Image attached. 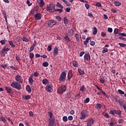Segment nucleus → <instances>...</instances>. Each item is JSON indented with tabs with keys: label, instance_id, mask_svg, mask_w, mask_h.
Here are the masks:
<instances>
[{
	"label": "nucleus",
	"instance_id": "nucleus-24",
	"mask_svg": "<svg viewBox=\"0 0 126 126\" xmlns=\"http://www.w3.org/2000/svg\"><path fill=\"white\" fill-rule=\"evenodd\" d=\"M79 73H80V75H81L82 77H84V76H85V75L84 74V73H85V72H84V70H82L81 69H80Z\"/></svg>",
	"mask_w": 126,
	"mask_h": 126
},
{
	"label": "nucleus",
	"instance_id": "nucleus-3",
	"mask_svg": "<svg viewBox=\"0 0 126 126\" xmlns=\"http://www.w3.org/2000/svg\"><path fill=\"white\" fill-rule=\"evenodd\" d=\"M45 90L49 93H52L53 92V84L50 82L48 83L45 87Z\"/></svg>",
	"mask_w": 126,
	"mask_h": 126
},
{
	"label": "nucleus",
	"instance_id": "nucleus-62",
	"mask_svg": "<svg viewBox=\"0 0 126 126\" xmlns=\"http://www.w3.org/2000/svg\"><path fill=\"white\" fill-rule=\"evenodd\" d=\"M91 42V46H94L95 45V42H94V41H90Z\"/></svg>",
	"mask_w": 126,
	"mask_h": 126
},
{
	"label": "nucleus",
	"instance_id": "nucleus-40",
	"mask_svg": "<svg viewBox=\"0 0 126 126\" xmlns=\"http://www.w3.org/2000/svg\"><path fill=\"white\" fill-rule=\"evenodd\" d=\"M90 101V98L89 97H87L84 100V102L86 103V104H87L88 103H89V101Z\"/></svg>",
	"mask_w": 126,
	"mask_h": 126
},
{
	"label": "nucleus",
	"instance_id": "nucleus-2",
	"mask_svg": "<svg viewBox=\"0 0 126 126\" xmlns=\"http://www.w3.org/2000/svg\"><path fill=\"white\" fill-rule=\"evenodd\" d=\"M65 79H66V73H65L64 71H63L60 74L59 80L61 82H63L65 81Z\"/></svg>",
	"mask_w": 126,
	"mask_h": 126
},
{
	"label": "nucleus",
	"instance_id": "nucleus-16",
	"mask_svg": "<svg viewBox=\"0 0 126 126\" xmlns=\"http://www.w3.org/2000/svg\"><path fill=\"white\" fill-rule=\"evenodd\" d=\"M95 121H94L93 119H91L87 123V126H91L92 125H93Z\"/></svg>",
	"mask_w": 126,
	"mask_h": 126
},
{
	"label": "nucleus",
	"instance_id": "nucleus-29",
	"mask_svg": "<svg viewBox=\"0 0 126 126\" xmlns=\"http://www.w3.org/2000/svg\"><path fill=\"white\" fill-rule=\"evenodd\" d=\"M22 41L23 42H26V43H27V42H29V39H28V38L26 37H23L22 38Z\"/></svg>",
	"mask_w": 126,
	"mask_h": 126
},
{
	"label": "nucleus",
	"instance_id": "nucleus-53",
	"mask_svg": "<svg viewBox=\"0 0 126 126\" xmlns=\"http://www.w3.org/2000/svg\"><path fill=\"white\" fill-rule=\"evenodd\" d=\"M48 114L49 115V117H50V119H52L53 118V113H52V112H48Z\"/></svg>",
	"mask_w": 126,
	"mask_h": 126
},
{
	"label": "nucleus",
	"instance_id": "nucleus-15",
	"mask_svg": "<svg viewBox=\"0 0 126 126\" xmlns=\"http://www.w3.org/2000/svg\"><path fill=\"white\" fill-rule=\"evenodd\" d=\"M114 33L115 36H116V37H119V36H120V33H119V30L118 29V28H116L114 29Z\"/></svg>",
	"mask_w": 126,
	"mask_h": 126
},
{
	"label": "nucleus",
	"instance_id": "nucleus-59",
	"mask_svg": "<svg viewBox=\"0 0 126 126\" xmlns=\"http://www.w3.org/2000/svg\"><path fill=\"white\" fill-rule=\"evenodd\" d=\"M121 35V36H123V37H126V32H123V33H119V35Z\"/></svg>",
	"mask_w": 126,
	"mask_h": 126
},
{
	"label": "nucleus",
	"instance_id": "nucleus-13",
	"mask_svg": "<svg viewBox=\"0 0 126 126\" xmlns=\"http://www.w3.org/2000/svg\"><path fill=\"white\" fill-rule=\"evenodd\" d=\"M58 55H59V48L56 47L54 49L53 56L54 57H56V56H58Z\"/></svg>",
	"mask_w": 126,
	"mask_h": 126
},
{
	"label": "nucleus",
	"instance_id": "nucleus-41",
	"mask_svg": "<svg viewBox=\"0 0 126 126\" xmlns=\"http://www.w3.org/2000/svg\"><path fill=\"white\" fill-rule=\"evenodd\" d=\"M9 44L13 48H14V47H15V45L13 44V43L12 42V41H9Z\"/></svg>",
	"mask_w": 126,
	"mask_h": 126
},
{
	"label": "nucleus",
	"instance_id": "nucleus-46",
	"mask_svg": "<svg viewBox=\"0 0 126 126\" xmlns=\"http://www.w3.org/2000/svg\"><path fill=\"white\" fill-rule=\"evenodd\" d=\"M75 37L77 40V41H79V35L76 33L75 35Z\"/></svg>",
	"mask_w": 126,
	"mask_h": 126
},
{
	"label": "nucleus",
	"instance_id": "nucleus-55",
	"mask_svg": "<svg viewBox=\"0 0 126 126\" xmlns=\"http://www.w3.org/2000/svg\"><path fill=\"white\" fill-rule=\"evenodd\" d=\"M27 3L28 4L29 6H31V5H32V3H30V1H29V0H27Z\"/></svg>",
	"mask_w": 126,
	"mask_h": 126
},
{
	"label": "nucleus",
	"instance_id": "nucleus-42",
	"mask_svg": "<svg viewBox=\"0 0 126 126\" xmlns=\"http://www.w3.org/2000/svg\"><path fill=\"white\" fill-rule=\"evenodd\" d=\"M40 7H39V6H38V5H36L34 7V9L35 11H38L39 10V8Z\"/></svg>",
	"mask_w": 126,
	"mask_h": 126
},
{
	"label": "nucleus",
	"instance_id": "nucleus-21",
	"mask_svg": "<svg viewBox=\"0 0 126 126\" xmlns=\"http://www.w3.org/2000/svg\"><path fill=\"white\" fill-rule=\"evenodd\" d=\"M23 99H25V100H29V99H31V96L29 95H23Z\"/></svg>",
	"mask_w": 126,
	"mask_h": 126
},
{
	"label": "nucleus",
	"instance_id": "nucleus-22",
	"mask_svg": "<svg viewBox=\"0 0 126 126\" xmlns=\"http://www.w3.org/2000/svg\"><path fill=\"white\" fill-rule=\"evenodd\" d=\"M74 31L72 29H70L68 31V33H69V36H71L73 35Z\"/></svg>",
	"mask_w": 126,
	"mask_h": 126
},
{
	"label": "nucleus",
	"instance_id": "nucleus-60",
	"mask_svg": "<svg viewBox=\"0 0 126 126\" xmlns=\"http://www.w3.org/2000/svg\"><path fill=\"white\" fill-rule=\"evenodd\" d=\"M95 87L96 88V89L98 90H99V91L101 92L102 90H103L102 89H100V87L97 85H95Z\"/></svg>",
	"mask_w": 126,
	"mask_h": 126
},
{
	"label": "nucleus",
	"instance_id": "nucleus-9",
	"mask_svg": "<svg viewBox=\"0 0 126 126\" xmlns=\"http://www.w3.org/2000/svg\"><path fill=\"white\" fill-rule=\"evenodd\" d=\"M56 24H57V22L54 20H50L48 21V26L49 27H54V26L56 25Z\"/></svg>",
	"mask_w": 126,
	"mask_h": 126
},
{
	"label": "nucleus",
	"instance_id": "nucleus-25",
	"mask_svg": "<svg viewBox=\"0 0 126 126\" xmlns=\"http://www.w3.org/2000/svg\"><path fill=\"white\" fill-rule=\"evenodd\" d=\"M89 40H91V37H87L86 40L84 42V45L86 46V45H87V44H88V42H89Z\"/></svg>",
	"mask_w": 126,
	"mask_h": 126
},
{
	"label": "nucleus",
	"instance_id": "nucleus-11",
	"mask_svg": "<svg viewBox=\"0 0 126 126\" xmlns=\"http://www.w3.org/2000/svg\"><path fill=\"white\" fill-rule=\"evenodd\" d=\"M72 76H73V75L72 74V70H70L68 71V74H67V78L69 80H70L71 78H72Z\"/></svg>",
	"mask_w": 126,
	"mask_h": 126
},
{
	"label": "nucleus",
	"instance_id": "nucleus-47",
	"mask_svg": "<svg viewBox=\"0 0 126 126\" xmlns=\"http://www.w3.org/2000/svg\"><path fill=\"white\" fill-rule=\"evenodd\" d=\"M30 58L31 59H33L34 58V53L31 52L30 53Z\"/></svg>",
	"mask_w": 126,
	"mask_h": 126
},
{
	"label": "nucleus",
	"instance_id": "nucleus-7",
	"mask_svg": "<svg viewBox=\"0 0 126 126\" xmlns=\"http://www.w3.org/2000/svg\"><path fill=\"white\" fill-rule=\"evenodd\" d=\"M109 114H111V115H113V116L115 115V114H116V115H122V111L120 110H112L110 111Z\"/></svg>",
	"mask_w": 126,
	"mask_h": 126
},
{
	"label": "nucleus",
	"instance_id": "nucleus-10",
	"mask_svg": "<svg viewBox=\"0 0 126 126\" xmlns=\"http://www.w3.org/2000/svg\"><path fill=\"white\" fill-rule=\"evenodd\" d=\"M35 20H40L42 18V15L40 13H37L34 15Z\"/></svg>",
	"mask_w": 126,
	"mask_h": 126
},
{
	"label": "nucleus",
	"instance_id": "nucleus-12",
	"mask_svg": "<svg viewBox=\"0 0 126 126\" xmlns=\"http://www.w3.org/2000/svg\"><path fill=\"white\" fill-rule=\"evenodd\" d=\"M84 58V60L87 62H90L91 57L90 55H89V53L85 54Z\"/></svg>",
	"mask_w": 126,
	"mask_h": 126
},
{
	"label": "nucleus",
	"instance_id": "nucleus-64",
	"mask_svg": "<svg viewBox=\"0 0 126 126\" xmlns=\"http://www.w3.org/2000/svg\"><path fill=\"white\" fill-rule=\"evenodd\" d=\"M29 115L31 117H32L34 114L32 111H30Z\"/></svg>",
	"mask_w": 126,
	"mask_h": 126
},
{
	"label": "nucleus",
	"instance_id": "nucleus-5",
	"mask_svg": "<svg viewBox=\"0 0 126 126\" xmlns=\"http://www.w3.org/2000/svg\"><path fill=\"white\" fill-rule=\"evenodd\" d=\"M55 9L54 4H50L49 5H47L46 7V10L47 11H50V12H55Z\"/></svg>",
	"mask_w": 126,
	"mask_h": 126
},
{
	"label": "nucleus",
	"instance_id": "nucleus-50",
	"mask_svg": "<svg viewBox=\"0 0 126 126\" xmlns=\"http://www.w3.org/2000/svg\"><path fill=\"white\" fill-rule=\"evenodd\" d=\"M34 76L38 77V76H39V73L37 71L35 72L34 73Z\"/></svg>",
	"mask_w": 126,
	"mask_h": 126
},
{
	"label": "nucleus",
	"instance_id": "nucleus-14",
	"mask_svg": "<svg viewBox=\"0 0 126 126\" xmlns=\"http://www.w3.org/2000/svg\"><path fill=\"white\" fill-rule=\"evenodd\" d=\"M37 2L39 4L40 7H43L45 5V2L44 0H38Z\"/></svg>",
	"mask_w": 126,
	"mask_h": 126
},
{
	"label": "nucleus",
	"instance_id": "nucleus-61",
	"mask_svg": "<svg viewBox=\"0 0 126 126\" xmlns=\"http://www.w3.org/2000/svg\"><path fill=\"white\" fill-rule=\"evenodd\" d=\"M0 43L1 44V45H4L5 41H4V40L2 39L0 41Z\"/></svg>",
	"mask_w": 126,
	"mask_h": 126
},
{
	"label": "nucleus",
	"instance_id": "nucleus-48",
	"mask_svg": "<svg viewBox=\"0 0 126 126\" xmlns=\"http://www.w3.org/2000/svg\"><path fill=\"white\" fill-rule=\"evenodd\" d=\"M85 6L87 9H89V7H90V5L88 3H86Z\"/></svg>",
	"mask_w": 126,
	"mask_h": 126
},
{
	"label": "nucleus",
	"instance_id": "nucleus-49",
	"mask_svg": "<svg viewBox=\"0 0 126 126\" xmlns=\"http://www.w3.org/2000/svg\"><path fill=\"white\" fill-rule=\"evenodd\" d=\"M68 120L69 121H72L73 120V117H72V116H69L68 117Z\"/></svg>",
	"mask_w": 126,
	"mask_h": 126
},
{
	"label": "nucleus",
	"instance_id": "nucleus-26",
	"mask_svg": "<svg viewBox=\"0 0 126 126\" xmlns=\"http://www.w3.org/2000/svg\"><path fill=\"white\" fill-rule=\"evenodd\" d=\"M86 90V88L85 85H82V87L80 89V91H82V92H84Z\"/></svg>",
	"mask_w": 126,
	"mask_h": 126
},
{
	"label": "nucleus",
	"instance_id": "nucleus-56",
	"mask_svg": "<svg viewBox=\"0 0 126 126\" xmlns=\"http://www.w3.org/2000/svg\"><path fill=\"white\" fill-rule=\"evenodd\" d=\"M106 35V32H101V37H105Z\"/></svg>",
	"mask_w": 126,
	"mask_h": 126
},
{
	"label": "nucleus",
	"instance_id": "nucleus-19",
	"mask_svg": "<svg viewBox=\"0 0 126 126\" xmlns=\"http://www.w3.org/2000/svg\"><path fill=\"white\" fill-rule=\"evenodd\" d=\"M118 103H119L120 106L122 108H124V107H125V106H126V103H124V101L122 100V99H121Z\"/></svg>",
	"mask_w": 126,
	"mask_h": 126
},
{
	"label": "nucleus",
	"instance_id": "nucleus-31",
	"mask_svg": "<svg viewBox=\"0 0 126 126\" xmlns=\"http://www.w3.org/2000/svg\"><path fill=\"white\" fill-rule=\"evenodd\" d=\"M42 65L44 67H47V66H49V63L47 62H43L42 63Z\"/></svg>",
	"mask_w": 126,
	"mask_h": 126
},
{
	"label": "nucleus",
	"instance_id": "nucleus-39",
	"mask_svg": "<svg viewBox=\"0 0 126 126\" xmlns=\"http://www.w3.org/2000/svg\"><path fill=\"white\" fill-rule=\"evenodd\" d=\"M63 19H64V24H65V25L67 24V23H68V20L67 19V18L64 17L63 18Z\"/></svg>",
	"mask_w": 126,
	"mask_h": 126
},
{
	"label": "nucleus",
	"instance_id": "nucleus-37",
	"mask_svg": "<svg viewBox=\"0 0 126 126\" xmlns=\"http://www.w3.org/2000/svg\"><path fill=\"white\" fill-rule=\"evenodd\" d=\"M5 51L4 50L3 48L2 49V50L0 52V54L2 55V56H5Z\"/></svg>",
	"mask_w": 126,
	"mask_h": 126
},
{
	"label": "nucleus",
	"instance_id": "nucleus-1",
	"mask_svg": "<svg viewBox=\"0 0 126 126\" xmlns=\"http://www.w3.org/2000/svg\"><path fill=\"white\" fill-rule=\"evenodd\" d=\"M10 86L12 87V88H15V89H17V90H21V89H22L21 84L16 81L12 82V83H11V84H10Z\"/></svg>",
	"mask_w": 126,
	"mask_h": 126
},
{
	"label": "nucleus",
	"instance_id": "nucleus-51",
	"mask_svg": "<svg viewBox=\"0 0 126 126\" xmlns=\"http://www.w3.org/2000/svg\"><path fill=\"white\" fill-rule=\"evenodd\" d=\"M99 81L101 83H105V80H104V79H103V78H100Z\"/></svg>",
	"mask_w": 126,
	"mask_h": 126
},
{
	"label": "nucleus",
	"instance_id": "nucleus-63",
	"mask_svg": "<svg viewBox=\"0 0 126 126\" xmlns=\"http://www.w3.org/2000/svg\"><path fill=\"white\" fill-rule=\"evenodd\" d=\"M114 125H115V123L112 122H110L109 124V126H114Z\"/></svg>",
	"mask_w": 126,
	"mask_h": 126
},
{
	"label": "nucleus",
	"instance_id": "nucleus-20",
	"mask_svg": "<svg viewBox=\"0 0 126 126\" xmlns=\"http://www.w3.org/2000/svg\"><path fill=\"white\" fill-rule=\"evenodd\" d=\"M113 98L116 102L117 103H119V102L120 101L121 99H120V97L118 96L117 95H114L113 96Z\"/></svg>",
	"mask_w": 126,
	"mask_h": 126
},
{
	"label": "nucleus",
	"instance_id": "nucleus-57",
	"mask_svg": "<svg viewBox=\"0 0 126 126\" xmlns=\"http://www.w3.org/2000/svg\"><path fill=\"white\" fill-rule=\"evenodd\" d=\"M108 32H109V33H112V32H113V29H112V28H109L108 29Z\"/></svg>",
	"mask_w": 126,
	"mask_h": 126
},
{
	"label": "nucleus",
	"instance_id": "nucleus-45",
	"mask_svg": "<svg viewBox=\"0 0 126 126\" xmlns=\"http://www.w3.org/2000/svg\"><path fill=\"white\" fill-rule=\"evenodd\" d=\"M48 52H51L52 51V45H49L47 48Z\"/></svg>",
	"mask_w": 126,
	"mask_h": 126
},
{
	"label": "nucleus",
	"instance_id": "nucleus-54",
	"mask_svg": "<svg viewBox=\"0 0 126 126\" xmlns=\"http://www.w3.org/2000/svg\"><path fill=\"white\" fill-rule=\"evenodd\" d=\"M55 11H59L60 13H62V12L63 11V9H55Z\"/></svg>",
	"mask_w": 126,
	"mask_h": 126
},
{
	"label": "nucleus",
	"instance_id": "nucleus-43",
	"mask_svg": "<svg viewBox=\"0 0 126 126\" xmlns=\"http://www.w3.org/2000/svg\"><path fill=\"white\" fill-rule=\"evenodd\" d=\"M108 52V48H104L102 51V54H105V53Z\"/></svg>",
	"mask_w": 126,
	"mask_h": 126
},
{
	"label": "nucleus",
	"instance_id": "nucleus-4",
	"mask_svg": "<svg viewBox=\"0 0 126 126\" xmlns=\"http://www.w3.org/2000/svg\"><path fill=\"white\" fill-rule=\"evenodd\" d=\"M65 91H66V86L63 85L58 89L57 92L59 94H63Z\"/></svg>",
	"mask_w": 126,
	"mask_h": 126
},
{
	"label": "nucleus",
	"instance_id": "nucleus-17",
	"mask_svg": "<svg viewBox=\"0 0 126 126\" xmlns=\"http://www.w3.org/2000/svg\"><path fill=\"white\" fill-rule=\"evenodd\" d=\"M42 84L44 85H47L48 84V83H51L49 80H48L47 79H43L42 80Z\"/></svg>",
	"mask_w": 126,
	"mask_h": 126
},
{
	"label": "nucleus",
	"instance_id": "nucleus-8",
	"mask_svg": "<svg viewBox=\"0 0 126 126\" xmlns=\"http://www.w3.org/2000/svg\"><path fill=\"white\" fill-rule=\"evenodd\" d=\"M81 116L80 120H82L83 121L85 120V118H86V110H82L81 112Z\"/></svg>",
	"mask_w": 126,
	"mask_h": 126
},
{
	"label": "nucleus",
	"instance_id": "nucleus-58",
	"mask_svg": "<svg viewBox=\"0 0 126 126\" xmlns=\"http://www.w3.org/2000/svg\"><path fill=\"white\" fill-rule=\"evenodd\" d=\"M96 6H98V7H101V3L98 2L96 3Z\"/></svg>",
	"mask_w": 126,
	"mask_h": 126
},
{
	"label": "nucleus",
	"instance_id": "nucleus-35",
	"mask_svg": "<svg viewBox=\"0 0 126 126\" xmlns=\"http://www.w3.org/2000/svg\"><path fill=\"white\" fill-rule=\"evenodd\" d=\"M118 45H119V46H120V47H121L122 48H125L126 47V44L125 43H119Z\"/></svg>",
	"mask_w": 126,
	"mask_h": 126
},
{
	"label": "nucleus",
	"instance_id": "nucleus-52",
	"mask_svg": "<svg viewBox=\"0 0 126 126\" xmlns=\"http://www.w3.org/2000/svg\"><path fill=\"white\" fill-rule=\"evenodd\" d=\"M96 106L97 108H99V109H101V108H102V105L100 104L99 103H97L96 104Z\"/></svg>",
	"mask_w": 126,
	"mask_h": 126
},
{
	"label": "nucleus",
	"instance_id": "nucleus-44",
	"mask_svg": "<svg viewBox=\"0 0 126 126\" xmlns=\"http://www.w3.org/2000/svg\"><path fill=\"white\" fill-rule=\"evenodd\" d=\"M63 121L64 122H67L68 119H67V116H63Z\"/></svg>",
	"mask_w": 126,
	"mask_h": 126
},
{
	"label": "nucleus",
	"instance_id": "nucleus-32",
	"mask_svg": "<svg viewBox=\"0 0 126 126\" xmlns=\"http://www.w3.org/2000/svg\"><path fill=\"white\" fill-rule=\"evenodd\" d=\"M0 120L3 123H6V119H5V117L3 116L0 117Z\"/></svg>",
	"mask_w": 126,
	"mask_h": 126
},
{
	"label": "nucleus",
	"instance_id": "nucleus-23",
	"mask_svg": "<svg viewBox=\"0 0 126 126\" xmlns=\"http://www.w3.org/2000/svg\"><path fill=\"white\" fill-rule=\"evenodd\" d=\"M26 89L27 90V91L29 93H31V87H30V86L29 85H27L26 87Z\"/></svg>",
	"mask_w": 126,
	"mask_h": 126
},
{
	"label": "nucleus",
	"instance_id": "nucleus-18",
	"mask_svg": "<svg viewBox=\"0 0 126 126\" xmlns=\"http://www.w3.org/2000/svg\"><path fill=\"white\" fill-rule=\"evenodd\" d=\"M5 89L7 93H8V94H10L12 92L11 88H9L8 87H6L5 88Z\"/></svg>",
	"mask_w": 126,
	"mask_h": 126
},
{
	"label": "nucleus",
	"instance_id": "nucleus-33",
	"mask_svg": "<svg viewBox=\"0 0 126 126\" xmlns=\"http://www.w3.org/2000/svg\"><path fill=\"white\" fill-rule=\"evenodd\" d=\"M97 28L96 27L94 28L93 34L94 35H96V34H97Z\"/></svg>",
	"mask_w": 126,
	"mask_h": 126
},
{
	"label": "nucleus",
	"instance_id": "nucleus-38",
	"mask_svg": "<svg viewBox=\"0 0 126 126\" xmlns=\"http://www.w3.org/2000/svg\"><path fill=\"white\" fill-rule=\"evenodd\" d=\"M65 40V41H66V42H70V39H69V37H68V36H66H66L64 38Z\"/></svg>",
	"mask_w": 126,
	"mask_h": 126
},
{
	"label": "nucleus",
	"instance_id": "nucleus-36",
	"mask_svg": "<svg viewBox=\"0 0 126 126\" xmlns=\"http://www.w3.org/2000/svg\"><path fill=\"white\" fill-rule=\"evenodd\" d=\"M118 93H119V94H121V95L125 94V92L123 91L122 90H118Z\"/></svg>",
	"mask_w": 126,
	"mask_h": 126
},
{
	"label": "nucleus",
	"instance_id": "nucleus-28",
	"mask_svg": "<svg viewBox=\"0 0 126 126\" xmlns=\"http://www.w3.org/2000/svg\"><path fill=\"white\" fill-rule=\"evenodd\" d=\"M29 82L30 84L31 85L33 84V82H34V81L33 80V77H30L29 78Z\"/></svg>",
	"mask_w": 126,
	"mask_h": 126
},
{
	"label": "nucleus",
	"instance_id": "nucleus-30",
	"mask_svg": "<svg viewBox=\"0 0 126 126\" xmlns=\"http://www.w3.org/2000/svg\"><path fill=\"white\" fill-rule=\"evenodd\" d=\"M72 63L73 66H74L75 67H77V66H78V63H77V62L73 61Z\"/></svg>",
	"mask_w": 126,
	"mask_h": 126
},
{
	"label": "nucleus",
	"instance_id": "nucleus-27",
	"mask_svg": "<svg viewBox=\"0 0 126 126\" xmlns=\"http://www.w3.org/2000/svg\"><path fill=\"white\" fill-rule=\"evenodd\" d=\"M114 4H115V5H116V6H120V5H121L122 4V3H121V2H120L119 1H115L114 2Z\"/></svg>",
	"mask_w": 126,
	"mask_h": 126
},
{
	"label": "nucleus",
	"instance_id": "nucleus-6",
	"mask_svg": "<svg viewBox=\"0 0 126 126\" xmlns=\"http://www.w3.org/2000/svg\"><path fill=\"white\" fill-rule=\"evenodd\" d=\"M15 79L16 80V82H18L19 83H21L22 84L23 83V78H22V77L20 76V75L18 74L15 77Z\"/></svg>",
	"mask_w": 126,
	"mask_h": 126
},
{
	"label": "nucleus",
	"instance_id": "nucleus-34",
	"mask_svg": "<svg viewBox=\"0 0 126 126\" xmlns=\"http://www.w3.org/2000/svg\"><path fill=\"white\" fill-rule=\"evenodd\" d=\"M57 6H58V7H60V8H61V9L63 8V6L62 5V4L60 3L59 2L57 3Z\"/></svg>",
	"mask_w": 126,
	"mask_h": 126
}]
</instances>
